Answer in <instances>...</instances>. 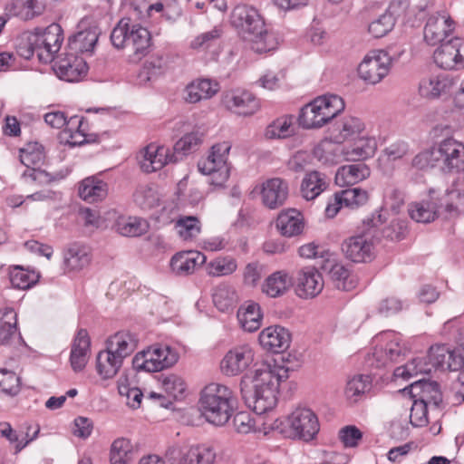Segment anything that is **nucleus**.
<instances>
[{"mask_svg": "<svg viewBox=\"0 0 464 464\" xmlns=\"http://www.w3.org/2000/svg\"><path fill=\"white\" fill-rule=\"evenodd\" d=\"M288 377V369L285 366L262 363L252 377L254 391L248 392L241 388L243 399L256 414L262 415L276 407L280 382Z\"/></svg>", "mask_w": 464, "mask_h": 464, "instance_id": "1", "label": "nucleus"}, {"mask_svg": "<svg viewBox=\"0 0 464 464\" xmlns=\"http://www.w3.org/2000/svg\"><path fill=\"white\" fill-rule=\"evenodd\" d=\"M231 24L255 53H263L276 48V37L267 31L264 19L256 8L248 5L235 7Z\"/></svg>", "mask_w": 464, "mask_h": 464, "instance_id": "2", "label": "nucleus"}, {"mask_svg": "<svg viewBox=\"0 0 464 464\" xmlns=\"http://www.w3.org/2000/svg\"><path fill=\"white\" fill-rule=\"evenodd\" d=\"M262 425L266 435L276 431L284 438L306 442L314 440L320 429L317 416L306 407H298L286 417L268 419Z\"/></svg>", "mask_w": 464, "mask_h": 464, "instance_id": "3", "label": "nucleus"}, {"mask_svg": "<svg viewBox=\"0 0 464 464\" xmlns=\"http://www.w3.org/2000/svg\"><path fill=\"white\" fill-rule=\"evenodd\" d=\"M237 401V397L229 387L210 383L201 391L198 407L207 421L222 426L233 415Z\"/></svg>", "mask_w": 464, "mask_h": 464, "instance_id": "4", "label": "nucleus"}, {"mask_svg": "<svg viewBox=\"0 0 464 464\" xmlns=\"http://www.w3.org/2000/svg\"><path fill=\"white\" fill-rule=\"evenodd\" d=\"M353 143L342 148L331 142H321L314 150L315 158L324 164H336L343 157L345 160H364L372 157L377 150L376 139L365 131L352 140Z\"/></svg>", "mask_w": 464, "mask_h": 464, "instance_id": "5", "label": "nucleus"}, {"mask_svg": "<svg viewBox=\"0 0 464 464\" xmlns=\"http://www.w3.org/2000/svg\"><path fill=\"white\" fill-rule=\"evenodd\" d=\"M344 108L345 103L338 95L319 96L301 109L298 123L304 129H318L335 118Z\"/></svg>", "mask_w": 464, "mask_h": 464, "instance_id": "6", "label": "nucleus"}, {"mask_svg": "<svg viewBox=\"0 0 464 464\" xmlns=\"http://www.w3.org/2000/svg\"><path fill=\"white\" fill-rule=\"evenodd\" d=\"M231 149L228 141L217 143L211 147L206 159L198 161V170L209 176L208 182L216 188H223L230 175L227 158Z\"/></svg>", "mask_w": 464, "mask_h": 464, "instance_id": "7", "label": "nucleus"}, {"mask_svg": "<svg viewBox=\"0 0 464 464\" xmlns=\"http://www.w3.org/2000/svg\"><path fill=\"white\" fill-rule=\"evenodd\" d=\"M179 358V353L169 345H153L139 352L132 359L138 372H155L173 366Z\"/></svg>", "mask_w": 464, "mask_h": 464, "instance_id": "8", "label": "nucleus"}, {"mask_svg": "<svg viewBox=\"0 0 464 464\" xmlns=\"http://www.w3.org/2000/svg\"><path fill=\"white\" fill-rule=\"evenodd\" d=\"M21 163L26 168L22 173V179L26 183L48 184L53 177L39 168L44 161L45 152L44 146L39 142H29L20 150Z\"/></svg>", "mask_w": 464, "mask_h": 464, "instance_id": "9", "label": "nucleus"}, {"mask_svg": "<svg viewBox=\"0 0 464 464\" xmlns=\"http://www.w3.org/2000/svg\"><path fill=\"white\" fill-rule=\"evenodd\" d=\"M392 59L384 50L369 52L358 66L359 77L365 82L376 84L390 72Z\"/></svg>", "mask_w": 464, "mask_h": 464, "instance_id": "10", "label": "nucleus"}, {"mask_svg": "<svg viewBox=\"0 0 464 464\" xmlns=\"http://www.w3.org/2000/svg\"><path fill=\"white\" fill-rule=\"evenodd\" d=\"M439 169L443 172L464 171V144L447 138L435 144Z\"/></svg>", "mask_w": 464, "mask_h": 464, "instance_id": "11", "label": "nucleus"}, {"mask_svg": "<svg viewBox=\"0 0 464 464\" xmlns=\"http://www.w3.org/2000/svg\"><path fill=\"white\" fill-rule=\"evenodd\" d=\"M166 457L170 464H214L216 452L205 445L175 446L167 450Z\"/></svg>", "mask_w": 464, "mask_h": 464, "instance_id": "12", "label": "nucleus"}, {"mask_svg": "<svg viewBox=\"0 0 464 464\" xmlns=\"http://www.w3.org/2000/svg\"><path fill=\"white\" fill-rule=\"evenodd\" d=\"M255 360V352L249 344L237 345L227 352L220 362V370L226 376L243 373Z\"/></svg>", "mask_w": 464, "mask_h": 464, "instance_id": "13", "label": "nucleus"}, {"mask_svg": "<svg viewBox=\"0 0 464 464\" xmlns=\"http://www.w3.org/2000/svg\"><path fill=\"white\" fill-rule=\"evenodd\" d=\"M36 45V54L43 63H50L60 50L63 42V30L58 24H52L43 32L33 36Z\"/></svg>", "mask_w": 464, "mask_h": 464, "instance_id": "14", "label": "nucleus"}, {"mask_svg": "<svg viewBox=\"0 0 464 464\" xmlns=\"http://www.w3.org/2000/svg\"><path fill=\"white\" fill-rule=\"evenodd\" d=\"M366 130L364 121L356 116L345 115L334 121L330 128V140L324 142H331L340 146L345 141L355 140Z\"/></svg>", "mask_w": 464, "mask_h": 464, "instance_id": "15", "label": "nucleus"}, {"mask_svg": "<svg viewBox=\"0 0 464 464\" xmlns=\"http://www.w3.org/2000/svg\"><path fill=\"white\" fill-rule=\"evenodd\" d=\"M433 59L444 70L464 67V39L456 37L441 44L434 52Z\"/></svg>", "mask_w": 464, "mask_h": 464, "instance_id": "16", "label": "nucleus"}, {"mask_svg": "<svg viewBox=\"0 0 464 464\" xmlns=\"http://www.w3.org/2000/svg\"><path fill=\"white\" fill-rule=\"evenodd\" d=\"M345 257L354 263H367L374 257L372 237L368 233L352 236L342 244Z\"/></svg>", "mask_w": 464, "mask_h": 464, "instance_id": "17", "label": "nucleus"}, {"mask_svg": "<svg viewBox=\"0 0 464 464\" xmlns=\"http://www.w3.org/2000/svg\"><path fill=\"white\" fill-rule=\"evenodd\" d=\"M78 31L69 38L68 47L71 52L92 53L100 34V30L91 17H85L78 24Z\"/></svg>", "mask_w": 464, "mask_h": 464, "instance_id": "18", "label": "nucleus"}, {"mask_svg": "<svg viewBox=\"0 0 464 464\" xmlns=\"http://www.w3.org/2000/svg\"><path fill=\"white\" fill-rule=\"evenodd\" d=\"M455 29V23L446 11L431 14L424 27V40L430 45L444 43Z\"/></svg>", "mask_w": 464, "mask_h": 464, "instance_id": "19", "label": "nucleus"}, {"mask_svg": "<svg viewBox=\"0 0 464 464\" xmlns=\"http://www.w3.org/2000/svg\"><path fill=\"white\" fill-rule=\"evenodd\" d=\"M178 160V156L169 147L150 143L141 150L140 164L144 172L151 173Z\"/></svg>", "mask_w": 464, "mask_h": 464, "instance_id": "20", "label": "nucleus"}, {"mask_svg": "<svg viewBox=\"0 0 464 464\" xmlns=\"http://www.w3.org/2000/svg\"><path fill=\"white\" fill-rule=\"evenodd\" d=\"M57 76L66 82H79L88 72V65L82 57L71 52L60 56L53 65Z\"/></svg>", "mask_w": 464, "mask_h": 464, "instance_id": "21", "label": "nucleus"}, {"mask_svg": "<svg viewBox=\"0 0 464 464\" xmlns=\"http://www.w3.org/2000/svg\"><path fill=\"white\" fill-rule=\"evenodd\" d=\"M222 102L227 110L241 116H250L259 109V102L255 95L245 90L227 92Z\"/></svg>", "mask_w": 464, "mask_h": 464, "instance_id": "22", "label": "nucleus"}, {"mask_svg": "<svg viewBox=\"0 0 464 464\" xmlns=\"http://www.w3.org/2000/svg\"><path fill=\"white\" fill-rule=\"evenodd\" d=\"M386 340L388 341L384 349H375L372 353V360L375 362L372 364L375 367H384L389 362H397L401 356L404 354V348L401 344V337L398 336L394 332H385L376 336V340Z\"/></svg>", "mask_w": 464, "mask_h": 464, "instance_id": "23", "label": "nucleus"}, {"mask_svg": "<svg viewBox=\"0 0 464 464\" xmlns=\"http://www.w3.org/2000/svg\"><path fill=\"white\" fill-rule=\"evenodd\" d=\"M431 370L440 368L442 370L459 371L464 364V357L460 353L450 350L445 344H437L430 348L428 356Z\"/></svg>", "mask_w": 464, "mask_h": 464, "instance_id": "24", "label": "nucleus"}, {"mask_svg": "<svg viewBox=\"0 0 464 464\" xmlns=\"http://www.w3.org/2000/svg\"><path fill=\"white\" fill-rule=\"evenodd\" d=\"M288 197V183L281 178L268 179L262 183L261 198L263 204L276 209L285 204Z\"/></svg>", "mask_w": 464, "mask_h": 464, "instance_id": "25", "label": "nucleus"}, {"mask_svg": "<svg viewBox=\"0 0 464 464\" xmlns=\"http://www.w3.org/2000/svg\"><path fill=\"white\" fill-rule=\"evenodd\" d=\"M258 340L264 350L279 353L289 347L291 334L285 327L274 325L262 330L259 334Z\"/></svg>", "mask_w": 464, "mask_h": 464, "instance_id": "26", "label": "nucleus"}, {"mask_svg": "<svg viewBox=\"0 0 464 464\" xmlns=\"http://www.w3.org/2000/svg\"><path fill=\"white\" fill-rule=\"evenodd\" d=\"M410 394L412 399L427 404L430 408L439 409L442 403V393L435 382L418 380L411 384Z\"/></svg>", "mask_w": 464, "mask_h": 464, "instance_id": "27", "label": "nucleus"}, {"mask_svg": "<svg viewBox=\"0 0 464 464\" xmlns=\"http://www.w3.org/2000/svg\"><path fill=\"white\" fill-rule=\"evenodd\" d=\"M324 288L322 275L314 267H304L298 273L296 291L300 297H314Z\"/></svg>", "mask_w": 464, "mask_h": 464, "instance_id": "28", "label": "nucleus"}, {"mask_svg": "<svg viewBox=\"0 0 464 464\" xmlns=\"http://www.w3.org/2000/svg\"><path fill=\"white\" fill-rule=\"evenodd\" d=\"M454 84L452 77L446 73H440L422 79L419 85V92L424 98L436 99L449 94Z\"/></svg>", "mask_w": 464, "mask_h": 464, "instance_id": "29", "label": "nucleus"}, {"mask_svg": "<svg viewBox=\"0 0 464 464\" xmlns=\"http://www.w3.org/2000/svg\"><path fill=\"white\" fill-rule=\"evenodd\" d=\"M206 262L204 254L198 251H184L175 254L170 260L171 271L179 276H186L195 272L198 266Z\"/></svg>", "mask_w": 464, "mask_h": 464, "instance_id": "30", "label": "nucleus"}, {"mask_svg": "<svg viewBox=\"0 0 464 464\" xmlns=\"http://www.w3.org/2000/svg\"><path fill=\"white\" fill-rule=\"evenodd\" d=\"M218 91L217 82L208 79H198L186 86L183 92V99L188 103H197L202 100H208Z\"/></svg>", "mask_w": 464, "mask_h": 464, "instance_id": "31", "label": "nucleus"}, {"mask_svg": "<svg viewBox=\"0 0 464 464\" xmlns=\"http://www.w3.org/2000/svg\"><path fill=\"white\" fill-rule=\"evenodd\" d=\"M138 346V338L129 331H119L106 341V348L122 359L129 357Z\"/></svg>", "mask_w": 464, "mask_h": 464, "instance_id": "32", "label": "nucleus"}, {"mask_svg": "<svg viewBox=\"0 0 464 464\" xmlns=\"http://www.w3.org/2000/svg\"><path fill=\"white\" fill-rule=\"evenodd\" d=\"M132 34L127 49L130 52V60L138 63L148 54L151 45V36L149 30L140 23Z\"/></svg>", "mask_w": 464, "mask_h": 464, "instance_id": "33", "label": "nucleus"}, {"mask_svg": "<svg viewBox=\"0 0 464 464\" xmlns=\"http://www.w3.org/2000/svg\"><path fill=\"white\" fill-rule=\"evenodd\" d=\"M276 227L284 237L297 236L302 233L304 227L303 215L295 208L282 211L277 217Z\"/></svg>", "mask_w": 464, "mask_h": 464, "instance_id": "34", "label": "nucleus"}, {"mask_svg": "<svg viewBox=\"0 0 464 464\" xmlns=\"http://www.w3.org/2000/svg\"><path fill=\"white\" fill-rule=\"evenodd\" d=\"M108 191V184L98 176L87 177L79 185L80 198L89 203L103 200L107 197Z\"/></svg>", "mask_w": 464, "mask_h": 464, "instance_id": "35", "label": "nucleus"}, {"mask_svg": "<svg viewBox=\"0 0 464 464\" xmlns=\"http://www.w3.org/2000/svg\"><path fill=\"white\" fill-rule=\"evenodd\" d=\"M369 167L360 162L340 167L335 174V183L340 187L355 185L370 177Z\"/></svg>", "mask_w": 464, "mask_h": 464, "instance_id": "36", "label": "nucleus"}, {"mask_svg": "<svg viewBox=\"0 0 464 464\" xmlns=\"http://www.w3.org/2000/svg\"><path fill=\"white\" fill-rule=\"evenodd\" d=\"M90 338L85 329H80L72 343L70 362L75 372L82 371L88 360L90 351Z\"/></svg>", "mask_w": 464, "mask_h": 464, "instance_id": "37", "label": "nucleus"}, {"mask_svg": "<svg viewBox=\"0 0 464 464\" xmlns=\"http://www.w3.org/2000/svg\"><path fill=\"white\" fill-rule=\"evenodd\" d=\"M45 10V0H12L8 12L24 21L41 15Z\"/></svg>", "mask_w": 464, "mask_h": 464, "instance_id": "38", "label": "nucleus"}, {"mask_svg": "<svg viewBox=\"0 0 464 464\" xmlns=\"http://www.w3.org/2000/svg\"><path fill=\"white\" fill-rule=\"evenodd\" d=\"M329 186L325 174L314 170L305 174L301 183V194L306 200H313Z\"/></svg>", "mask_w": 464, "mask_h": 464, "instance_id": "39", "label": "nucleus"}, {"mask_svg": "<svg viewBox=\"0 0 464 464\" xmlns=\"http://www.w3.org/2000/svg\"><path fill=\"white\" fill-rule=\"evenodd\" d=\"M293 284L292 277L285 270L272 273L263 283L262 292L276 298L285 295Z\"/></svg>", "mask_w": 464, "mask_h": 464, "instance_id": "40", "label": "nucleus"}, {"mask_svg": "<svg viewBox=\"0 0 464 464\" xmlns=\"http://www.w3.org/2000/svg\"><path fill=\"white\" fill-rule=\"evenodd\" d=\"M137 17L132 16L121 18L111 34V41L112 45L117 49L128 48L130 37L138 24Z\"/></svg>", "mask_w": 464, "mask_h": 464, "instance_id": "41", "label": "nucleus"}, {"mask_svg": "<svg viewBox=\"0 0 464 464\" xmlns=\"http://www.w3.org/2000/svg\"><path fill=\"white\" fill-rule=\"evenodd\" d=\"M124 359L105 348L96 358V368L102 379L114 377L122 366Z\"/></svg>", "mask_w": 464, "mask_h": 464, "instance_id": "42", "label": "nucleus"}, {"mask_svg": "<svg viewBox=\"0 0 464 464\" xmlns=\"http://www.w3.org/2000/svg\"><path fill=\"white\" fill-rule=\"evenodd\" d=\"M65 266L70 271H79L91 262L90 250L87 246L77 243L72 244L63 255Z\"/></svg>", "mask_w": 464, "mask_h": 464, "instance_id": "43", "label": "nucleus"}, {"mask_svg": "<svg viewBox=\"0 0 464 464\" xmlns=\"http://www.w3.org/2000/svg\"><path fill=\"white\" fill-rule=\"evenodd\" d=\"M262 313L258 304L248 302L237 311V320L241 327L247 332H255L261 326Z\"/></svg>", "mask_w": 464, "mask_h": 464, "instance_id": "44", "label": "nucleus"}, {"mask_svg": "<svg viewBox=\"0 0 464 464\" xmlns=\"http://www.w3.org/2000/svg\"><path fill=\"white\" fill-rule=\"evenodd\" d=\"M371 383L372 380L369 375L357 374L348 379L344 388L346 401L351 404L361 401L371 389Z\"/></svg>", "mask_w": 464, "mask_h": 464, "instance_id": "45", "label": "nucleus"}, {"mask_svg": "<svg viewBox=\"0 0 464 464\" xmlns=\"http://www.w3.org/2000/svg\"><path fill=\"white\" fill-rule=\"evenodd\" d=\"M212 298L215 306L221 312L233 310L238 303V295L235 287L225 283L214 288Z\"/></svg>", "mask_w": 464, "mask_h": 464, "instance_id": "46", "label": "nucleus"}, {"mask_svg": "<svg viewBox=\"0 0 464 464\" xmlns=\"http://www.w3.org/2000/svg\"><path fill=\"white\" fill-rule=\"evenodd\" d=\"M9 278L14 288L26 290L38 282L40 275L34 270L21 266H13L9 268Z\"/></svg>", "mask_w": 464, "mask_h": 464, "instance_id": "47", "label": "nucleus"}, {"mask_svg": "<svg viewBox=\"0 0 464 464\" xmlns=\"http://www.w3.org/2000/svg\"><path fill=\"white\" fill-rule=\"evenodd\" d=\"M134 459V450L130 440L116 439L111 447V464H131Z\"/></svg>", "mask_w": 464, "mask_h": 464, "instance_id": "48", "label": "nucleus"}, {"mask_svg": "<svg viewBox=\"0 0 464 464\" xmlns=\"http://www.w3.org/2000/svg\"><path fill=\"white\" fill-rule=\"evenodd\" d=\"M133 200L141 209L150 210L160 205V194L152 184L140 185L134 194Z\"/></svg>", "mask_w": 464, "mask_h": 464, "instance_id": "49", "label": "nucleus"}, {"mask_svg": "<svg viewBox=\"0 0 464 464\" xmlns=\"http://www.w3.org/2000/svg\"><path fill=\"white\" fill-rule=\"evenodd\" d=\"M295 117L284 115L273 121L266 129L265 136L267 139H285L295 133Z\"/></svg>", "mask_w": 464, "mask_h": 464, "instance_id": "50", "label": "nucleus"}, {"mask_svg": "<svg viewBox=\"0 0 464 464\" xmlns=\"http://www.w3.org/2000/svg\"><path fill=\"white\" fill-rule=\"evenodd\" d=\"M393 5L376 19L372 21L368 25V32L375 38H381L389 34L394 27L396 19L393 14Z\"/></svg>", "mask_w": 464, "mask_h": 464, "instance_id": "51", "label": "nucleus"}, {"mask_svg": "<svg viewBox=\"0 0 464 464\" xmlns=\"http://www.w3.org/2000/svg\"><path fill=\"white\" fill-rule=\"evenodd\" d=\"M17 314L11 307L0 309V343H7L17 334Z\"/></svg>", "mask_w": 464, "mask_h": 464, "instance_id": "52", "label": "nucleus"}, {"mask_svg": "<svg viewBox=\"0 0 464 464\" xmlns=\"http://www.w3.org/2000/svg\"><path fill=\"white\" fill-rule=\"evenodd\" d=\"M442 201L441 206L450 218L464 215V189L454 188L448 190Z\"/></svg>", "mask_w": 464, "mask_h": 464, "instance_id": "53", "label": "nucleus"}, {"mask_svg": "<svg viewBox=\"0 0 464 464\" xmlns=\"http://www.w3.org/2000/svg\"><path fill=\"white\" fill-rule=\"evenodd\" d=\"M223 35L221 26H215L210 31L197 35L191 42L190 47L197 51L205 52L219 44Z\"/></svg>", "mask_w": 464, "mask_h": 464, "instance_id": "54", "label": "nucleus"}, {"mask_svg": "<svg viewBox=\"0 0 464 464\" xmlns=\"http://www.w3.org/2000/svg\"><path fill=\"white\" fill-rule=\"evenodd\" d=\"M408 211L411 218L419 223L431 222L437 217V206L429 201L411 203Z\"/></svg>", "mask_w": 464, "mask_h": 464, "instance_id": "55", "label": "nucleus"}, {"mask_svg": "<svg viewBox=\"0 0 464 464\" xmlns=\"http://www.w3.org/2000/svg\"><path fill=\"white\" fill-rule=\"evenodd\" d=\"M178 234L183 240H193L201 231V224L198 218L194 216H185L179 218L176 222Z\"/></svg>", "mask_w": 464, "mask_h": 464, "instance_id": "56", "label": "nucleus"}, {"mask_svg": "<svg viewBox=\"0 0 464 464\" xmlns=\"http://www.w3.org/2000/svg\"><path fill=\"white\" fill-rule=\"evenodd\" d=\"M203 140V134L199 130H194L182 136L174 145V154L178 156L188 155L196 151Z\"/></svg>", "mask_w": 464, "mask_h": 464, "instance_id": "57", "label": "nucleus"}, {"mask_svg": "<svg viewBox=\"0 0 464 464\" xmlns=\"http://www.w3.org/2000/svg\"><path fill=\"white\" fill-rule=\"evenodd\" d=\"M208 274L211 276H225L231 275L237 268L235 258L231 256L217 257L208 264Z\"/></svg>", "mask_w": 464, "mask_h": 464, "instance_id": "58", "label": "nucleus"}, {"mask_svg": "<svg viewBox=\"0 0 464 464\" xmlns=\"http://www.w3.org/2000/svg\"><path fill=\"white\" fill-rule=\"evenodd\" d=\"M148 230L147 222L137 217H129L118 222V231L125 237H139Z\"/></svg>", "mask_w": 464, "mask_h": 464, "instance_id": "59", "label": "nucleus"}, {"mask_svg": "<svg viewBox=\"0 0 464 464\" xmlns=\"http://www.w3.org/2000/svg\"><path fill=\"white\" fill-rule=\"evenodd\" d=\"M330 276L334 286L343 291H350L354 288L355 283L350 272L342 265H334L330 270Z\"/></svg>", "mask_w": 464, "mask_h": 464, "instance_id": "60", "label": "nucleus"}, {"mask_svg": "<svg viewBox=\"0 0 464 464\" xmlns=\"http://www.w3.org/2000/svg\"><path fill=\"white\" fill-rule=\"evenodd\" d=\"M435 144L426 150L420 151L411 160V166L420 170H426L432 168H439Z\"/></svg>", "mask_w": 464, "mask_h": 464, "instance_id": "61", "label": "nucleus"}, {"mask_svg": "<svg viewBox=\"0 0 464 464\" xmlns=\"http://www.w3.org/2000/svg\"><path fill=\"white\" fill-rule=\"evenodd\" d=\"M344 207L357 208L364 205L368 200V193L360 188H353L338 192Z\"/></svg>", "mask_w": 464, "mask_h": 464, "instance_id": "62", "label": "nucleus"}, {"mask_svg": "<svg viewBox=\"0 0 464 464\" xmlns=\"http://www.w3.org/2000/svg\"><path fill=\"white\" fill-rule=\"evenodd\" d=\"M82 119L80 124L66 127L61 133V141L70 147L81 146L87 142L86 135L81 130Z\"/></svg>", "mask_w": 464, "mask_h": 464, "instance_id": "63", "label": "nucleus"}, {"mask_svg": "<svg viewBox=\"0 0 464 464\" xmlns=\"http://www.w3.org/2000/svg\"><path fill=\"white\" fill-rule=\"evenodd\" d=\"M163 390L173 399H179L185 392L186 383L184 380L176 374L165 376L161 381Z\"/></svg>", "mask_w": 464, "mask_h": 464, "instance_id": "64", "label": "nucleus"}]
</instances>
